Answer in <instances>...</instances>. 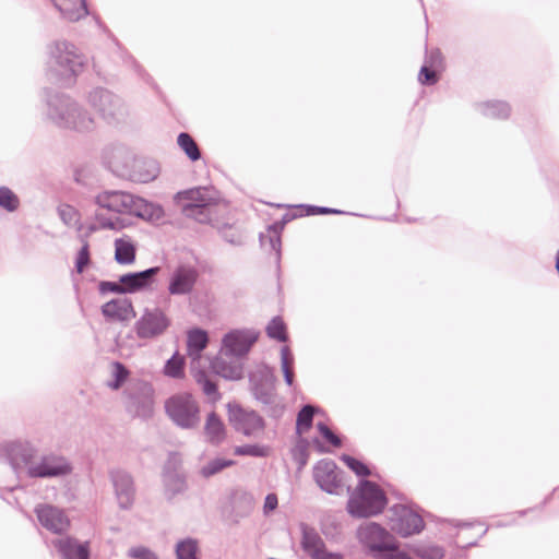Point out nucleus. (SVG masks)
Returning a JSON list of instances; mask_svg holds the SVG:
<instances>
[{"label":"nucleus","instance_id":"1","mask_svg":"<svg viewBox=\"0 0 559 559\" xmlns=\"http://www.w3.org/2000/svg\"><path fill=\"white\" fill-rule=\"evenodd\" d=\"M48 53L47 75L50 80L71 84L86 67V57L68 41L53 43L49 46Z\"/></svg>","mask_w":559,"mask_h":559},{"label":"nucleus","instance_id":"2","mask_svg":"<svg viewBox=\"0 0 559 559\" xmlns=\"http://www.w3.org/2000/svg\"><path fill=\"white\" fill-rule=\"evenodd\" d=\"M385 504L382 489L372 481L361 480L349 495L347 511L356 518H369L382 512Z\"/></svg>","mask_w":559,"mask_h":559},{"label":"nucleus","instance_id":"3","mask_svg":"<svg viewBox=\"0 0 559 559\" xmlns=\"http://www.w3.org/2000/svg\"><path fill=\"white\" fill-rule=\"evenodd\" d=\"M48 105V117L59 127L86 131L94 126L92 117L68 96H56Z\"/></svg>","mask_w":559,"mask_h":559},{"label":"nucleus","instance_id":"4","mask_svg":"<svg viewBox=\"0 0 559 559\" xmlns=\"http://www.w3.org/2000/svg\"><path fill=\"white\" fill-rule=\"evenodd\" d=\"M359 542L378 558L390 555L391 559H411L403 552H396L397 546L393 535L376 522H367L357 531Z\"/></svg>","mask_w":559,"mask_h":559},{"label":"nucleus","instance_id":"5","mask_svg":"<svg viewBox=\"0 0 559 559\" xmlns=\"http://www.w3.org/2000/svg\"><path fill=\"white\" fill-rule=\"evenodd\" d=\"M209 342L207 333L201 329H193L188 332L187 347L188 355L191 358V372L195 381L202 386V390L206 396L213 401L218 400L219 394L215 383H213L206 376V373L200 369L202 361V350L206 347Z\"/></svg>","mask_w":559,"mask_h":559},{"label":"nucleus","instance_id":"6","mask_svg":"<svg viewBox=\"0 0 559 559\" xmlns=\"http://www.w3.org/2000/svg\"><path fill=\"white\" fill-rule=\"evenodd\" d=\"M165 411L171 421L182 429H194L200 424V407L189 393H178L165 402Z\"/></svg>","mask_w":559,"mask_h":559},{"label":"nucleus","instance_id":"7","mask_svg":"<svg viewBox=\"0 0 559 559\" xmlns=\"http://www.w3.org/2000/svg\"><path fill=\"white\" fill-rule=\"evenodd\" d=\"M88 104L110 124L126 121L129 110L124 102L104 88H95L88 94Z\"/></svg>","mask_w":559,"mask_h":559},{"label":"nucleus","instance_id":"8","mask_svg":"<svg viewBox=\"0 0 559 559\" xmlns=\"http://www.w3.org/2000/svg\"><path fill=\"white\" fill-rule=\"evenodd\" d=\"M175 200L181 206L182 213L193 217L200 223L210 221L209 207L214 203L215 198L207 188H194L180 191Z\"/></svg>","mask_w":559,"mask_h":559},{"label":"nucleus","instance_id":"9","mask_svg":"<svg viewBox=\"0 0 559 559\" xmlns=\"http://www.w3.org/2000/svg\"><path fill=\"white\" fill-rule=\"evenodd\" d=\"M127 408L138 417L148 418L154 412V390L144 381L133 382L126 390Z\"/></svg>","mask_w":559,"mask_h":559},{"label":"nucleus","instance_id":"10","mask_svg":"<svg viewBox=\"0 0 559 559\" xmlns=\"http://www.w3.org/2000/svg\"><path fill=\"white\" fill-rule=\"evenodd\" d=\"M170 323L169 317L160 308H145L134 329L140 338H154L164 334Z\"/></svg>","mask_w":559,"mask_h":559},{"label":"nucleus","instance_id":"11","mask_svg":"<svg viewBox=\"0 0 559 559\" xmlns=\"http://www.w3.org/2000/svg\"><path fill=\"white\" fill-rule=\"evenodd\" d=\"M390 527L403 537L409 536L419 530V515L413 508L397 503L389 510Z\"/></svg>","mask_w":559,"mask_h":559},{"label":"nucleus","instance_id":"12","mask_svg":"<svg viewBox=\"0 0 559 559\" xmlns=\"http://www.w3.org/2000/svg\"><path fill=\"white\" fill-rule=\"evenodd\" d=\"M316 484L330 495H341L343 481L341 472L332 460H321L313 466Z\"/></svg>","mask_w":559,"mask_h":559},{"label":"nucleus","instance_id":"13","mask_svg":"<svg viewBox=\"0 0 559 559\" xmlns=\"http://www.w3.org/2000/svg\"><path fill=\"white\" fill-rule=\"evenodd\" d=\"M199 280V272L192 265H179L175 267L168 278L167 290L171 296L190 295Z\"/></svg>","mask_w":559,"mask_h":559},{"label":"nucleus","instance_id":"14","mask_svg":"<svg viewBox=\"0 0 559 559\" xmlns=\"http://www.w3.org/2000/svg\"><path fill=\"white\" fill-rule=\"evenodd\" d=\"M258 333L252 330H235L223 338L222 350L226 356H245L257 342Z\"/></svg>","mask_w":559,"mask_h":559},{"label":"nucleus","instance_id":"15","mask_svg":"<svg viewBox=\"0 0 559 559\" xmlns=\"http://www.w3.org/2000/svg\"><path fill=\"white\" fill-rule=\"evenodd\" d=\"M109 477L119 507L122 509L131 508L135 498L134 480L131 474L127 471L115 468L110 471Z\"/></svg>","mask_w":559,"mask_h":559},{"label":"nucleus","instance_id":"16","mask_svg":"<svg viewBox=\"0 0 559 559\" xmlns=\"http://www.w3.org/2000/svg\"><path fill=\"white\" fill-rule=\"evenodd\" d=\"M229 420L237 431L252 436L263 429V419L253 411H246L238 405H228Z\"/></svg>","mask_w":559,"mask_h":559},{"label":"nucleus","instance_id":"17","mask_svg":"<svg viewBox=\"0 0 559 559\" xmlns=\"http://www.w3.org/2000/svg\"><path fill=\"white\" fill-rule=\"evenodd\" d=\"M135 197L122 191H105L95 197V203L108 212L131 214Z\"/></svg>","mask_w":559,"mask_h":559},{"label":"nucleus","instance_id":"18","mask_svg":"<svg viewBox=\"0 0 559 559\" xmlns=\"http://www.w3.org/2000/svg\"><path fill=\"white\" fill-rule=\"evenodd\" d=\"M72 471L69 462L57 455L43 456L35 464L29 465L28 475L31 477H58L69 474Z\"/></svg>","mask_w":559,"mask_h":559},{"label":"nucleus","instance_id":"19","mask_svg":"<svg viewBox=\"0 0 559 559\" xmlns=\"http://www.w3.org/2000/svg\"><path fill=\"white\" fill-rule=\"evenodd\" d=\"M39 523L55 534H63L70 527V520L64 512L50 504H40L35 509Z\"/></svg>","mask_w":559,"mask_h":559},{"label":"nucleus","instance_id":"20","mask_svg":"<svg viewBox=\"0 0 559 559\" xmlns=\"http://www.w3.org/2000/svg\"><path fill=\"white\" fill-rule=\"evenodd\" d=\"M103 316L111 321L128 322L135 318L133 305L128 298H115L102 307Z\"/></svg>","mask_w":559,"mask_h":559},{"label":"nucleus","instance_id":"21","mask_svg":"<svg viewBox=\"0 0 559 559\" xmlns=\"http://www.w3.org/2000/svg\"><path fill=\"white\" fill-rule=\"evenodd\" d=\"M53 547L62 559H88L90 548L87 543H80L73 537H61L52 540Z\"/></svg>","mask_w":559,"mask_h":559},{"label":"nucleus","instance_id":"22","mask_svg":"<svg viewBox=\"0 0 559 559\" xmlns=\"http://www.w3.org/2000/svg\"><path fill=\"white\" fill-rule=\"evenodd\" d=\"M158 272L159 267L155 266L142 272L121 275L120 283L123 285L124 294L135 293L148 287Z\"/></svg>","mask_w":559,"mask_h":559},{"label":"nucleus","instance_id":"23","mask_svg":"<svg viewBox=\"0 0 559 559\" xmlns=\"http://www.w3.org/2000/svg\"><path fill=\"white\" fill-rule=\"evenodd\" d=\"M237 358L238 357L226 356L221 349L219 356L211 364L212 369L215 373L225 379L239 380L242 378V366Z\"/></svg>","mask_w":559,"mask_h":559},{"label":"nucleus","instance_id":"24","mask_svg":"<svg viewBox=\"0 0 559 559\" xmlns=\"http://www.w3.org/2000/svg\"><path fill=\"white\" fill-rule=\"evenodd\" d=\"M443 70V57L439 49L429 50L425 64L421 66V84L432 85L437 83Z\"/></svg>","mask_w":559,"mask_h":559},{"label":"nucleus","instance_id":"25","mask_svg":"<svg viewBox=\"0 0 559 559\" xmlns=\"http://www.w3.org/2000/svg\"><path fill=\"white\" fill-rule=\"evenodd\" d=\"M251 382L253 385V393L258 400L264 404H272L275 402V378L270 371H265L262 374L260 382L257 381V376H252Z\"/></svg>","mask_w":559,"mask_h":559},{"label":"nucleus","instance_id":"26","mask_svg":"<svg viewBox=\"0 0 559 559\" xmlns=\"http://www.w3.org/2000/svg\"><path fill=\"white\" fill-rule=\"evenodd\" d=\"M51 2L62 17L71 22L79 21L87 14L84 0H51Z\"/></svg>","mask_w":559,"mask_h":559},{"label":"nucleus","instance_id":"27","mask_svg":"<svg viewBox=\"0 0 559 559\" xmlns=\"http://www.w3.org/2000/svg\"><path fill=\"white\" fill-rule=\"evenodd\" d=\"M164 210L160 205L135 197L131 215L141 217L152 223H156L164 218Z\"/></svg>","mask_w":559,"mask_h":559},{"label":"nucleus","instance_id":"28","mask_svg":"<svg viewBox=\"0 0 559 559\" xmlns=\"http://www.w3.org/2000/svg\"><path fill=\"white\" fill-rule=\"evenodd\" d=\"M160 168L154 159H138L134 162L132 178L140 182H150L157 178Z\"/></svg>","mask_w":559,"mask_h":559},{"label":"nucleus","instance_id":"29","mask_svg":"<svg viewBox=\"0 0 559 559\" xmlns=\"http://www.w3.org/2000/svg\"><path fill=\"white\" fill-rule=\"evenodd\" d=\"M164 493L168 500L175 498L177 495L185 492L187 489L186 479L176 471L165 468L163 474Z\"/></svg>","mask_w":559,"mask_h":559},{"label":"nucleus","instance_id":"30","mask_svg":"<svg viewBox=\"0 0 559 559\" xmlns=\"http://www.w3.org/2000/svg\"><path fill=\"white\" fill-rule=\"evenodd\" d=\"M304 547L312 559H343L341 554L328 551L324 543L318 536H306Z\"/></svg>","mask_w":559,"mask_h":559},{"label":"nucleus","instance_id":"31","mask_svg":"<svg viewBox=\"0 0 559 559\" xmlns=\"http://www.w3.org/2000/svg\"><path fill=\"white\" fill-rule=\"evenodd\" d=\"M35 455V450L28 444H17L12 448L10 452L11 464L15 469H19L23 466L27 468L29 465L35 464L33 462V457Z\"/></svg>","mask_w":559,"mask_h":559},{"label":"nucleus","instance_id":"32","mask_svg":"<svg viewBox=\"0 0 559 559\" xmlns=\"http://www.w3.org/2000/svg\"><path fill=\"white\" fill-rule=\"evenodd\" d=\"M115 259L119 264H132L135 260V247L129 238L115 240Z\"/></svg>","mask_w":559,"mask_h":559},{"label":"nucleus","instance_id":"33","mask_svg":"<svg viewBox=\"0 0 559 559\" xmlns=\"http://www.w3.org/2000/svg\"><path fill=\"white\" fill-rule=\"evenodd\" d=\"M205 435L207 437V440L212 443H219L225 438V430H224V424L222 420L216 416L215 413H211L207 416L206 423H205Z\"/></svg>","mask_w":559,"mask_h":559},{"label":"nucleus","instance_id":"34","mask_svg":"<svg viewBox=\"0 0 559 559\" xmlns=\"http://www.w3.org/2000/svg\"><path fill=\"white\" fill-rule=\"evenodd\" d=\"M94 219L104 229L117 230L123 227L122 221L119 216L112 212H108L107 209H102L99 206H97V210L95 211Z\"/></svg>","mask_w":559,"mask_h":559},{"label":"nucleus","instance_id":"35","mask_svg":"<svg viewBox=\"0 0 559 559\" xmlns=\"http://www.w3.org/2000/svg\"><path fill=\"white\" fill-rule=\"evenodd\" d=\"M58 214L61 221L70 227H75L78 231L83 230V225L81 223V214L80 212L69 204H62L58 207Z\"/></svg>","mask_w":559,"mask_h":559},{"label":"nucleus","instance_id":"36","mask_svg":"<svg viewBox=\"0 0 559 559\" xmlns=\"http://www.w3.org/2000/svg\"><path fill=\"white\" fill-rule=\"evenodd\" d=\"M480 111L487 117L503 119L509 116L510 107L503 102H487L480 105Z\"/></svg>","mask_w":559,"mask_h":559},{"label":"nucleus","instance_id":"37","mask_svg":"<svg viewBox=\"0 0 559 559\" xmlns=\"http://www.w3.org/2000/svg\"><path fill=\"white\" fill-rule=\"evenodd\" d=\"M177 143L192 162L200 159V150L190 134L185 132L180 133L178 135Z\"/></svg>","mask_w":559,"mask_h":559},{"label":"nucleus","instance_id":"38","mask_svg":"<svg viewBox=\"0 0 559 559\" xmlns=\"http://www.w3.org/2000/svg\"><path fill=\"white\" fill-rule=\"evenodd\" d=\"M235 462L233 460H225V459H214L206 463L200 471V474L207 478L213 475H216L217 473L222 472L224 468H227L229 466H233Z\"/></svg>","mask_w":559,"mask_h":559},{"label":"nucleus","instance_id":"39","mask_svg":"<svg viewBox=\"0 0 559 559\" xmlns=\"http://www.w3.org/2000/svg\"><path fill=\"white\" fill-rule=\"evenodd\" d=\"M198 544L194 539L187 538L176 546L177 559H197Z\"/></svg>","mask_w":559,"mask_h":559},{"label":"nucleus","instance_id":"40","mask_svg":"<svg viewBox=\"0 0 559 559\" xmlns=\"http://www.w3.org/2000/svg\"><path fill=\"white\" fill-rule=\"evenodd\" d=\"M281 364H282V370L284 373L285 382L288 385H292L293 381H294V372H293L294 358H293L290 350L287 346H284L281 350Z\"/></svg>","mask_w":559,"mask_h":559},{"label":"nucleus","instance_id":"41","mask_svg":"<svg viewBox=\"0 0 559 559\" xmlns=\"http://www.w3.org/2000/svg\"><path fill=\"white\" fill-rule=\"evenodd\" d=\"M313 415H314V407L311 405H306L300 409V412L298 413V416H297V424H296L297 432L299 435L304 433L311 427Z\"/></svg>","mask_w":559,"mask_h":559},{"label":"nucleus","instance_id":"42","mask_svg":"<svg viewBox=\"0 0 559 559\" xmlns=\"http://www.w3.org/2000/svg\"><path fill=\"white\" fill-rule=\"evenodd\" d=\"M266 333L271 338L280 342L286 341V329L281 318H274L266 326Z\"/></svg>","mask_w":559,"mask_h":559},{"label":"nucleus","instance_id":"43","mask_svg":"<svg viewBox=\"0 0 559 559\" xmlns=\"http://www.w3.org/2000/svg\"><path fill=\"white\" fill-rule=\"evenodd\" d=\"M112 377L114 381L108 383V386L112 390H118L129 376L128 369L120 362L112 364Z\"/></svg>","mask_w":559,"mask_h":559},{"label":"nucleus","instance_id":"44","mask_svg":"<svg viewBox=\"0 0 559 559\" xmlns=\"http://www.w3.org/2000/svg\"><path fill=\"white\" fill-rule=\"evenodd\" d=\"M165 373L173 378H180L183 373V357L175 354L165 365Z\"/></svg>","mask_w":559,"mask_h":559},{"label":"nucleus","instance_id":"45","mask_svg":"<svg viewBox=\"0 0 559 559\" xmlns=\"http://www.w3.org/2000/svg\"><path fill=\"white\" fill-rule=\"evenodd\" d=\"M0 206L10 212L15 211L19 206L17 197L9 188H0Z\"/></svg>","mask_w":559,"mask_h":559},{"label":"nucleus","instance_id":"46","mask_svg":"<svg viewBox=\"0 0 559 559\" xmlns=\"http://www.w3.org/2000/svg\"><path fill=\"white\" fill-rule=\"evenodd\" d=\"M237 455H250L257 457H263L267 455V448L261 445H241L235 449Z\"/></svg>","mask_w":559,"mask_h":559},{"label":"nucleus","instance_id":"47","mask_svg":"<svg viewBox=\"0 0 559 559\" xmlns=\"http://www.w3.org/2000/svg\"><path fill=\"white\" fill-rule=\"evenodd\" d=\"M81 243H82V248L80 249V251L78 253L76 262H75V267H76L78 273H82L84 267L90 262L88 241L85 238H82Z\"/></svg>","mask_w":559,"mask_h":559},{"label":"nucleus","instance_id":"48","mask_svg":"<svg viewBox=\"0 0 559 559\" xmlns=\"http://www.w3.org/2000/svg\"><path fill=\"white\" fill-rule=\"evenodd\" d=\"M342 461L358 476H367L369 475L368 467L361 463L360 461L349 456V455H343Z\"/></svg>","mask_w":559,"mask_h":559},{"label":"nucleus","instance_id":"49","mask_svg":"<svg viewBox=\"0 0 559 559\" xmlns=\"http://www.w3.org/2000/svg\"><path fill=\"white\" fill-rule=\"evenodd\" d=\"M128 555L131 559H158L155 552L143 546L132 547Z\"/></svg>","mask_w":559,"mask_h":559},{"label":"nucleus","instance_id":"50","mask_svg":"<svg viewBox=\"0 0 559 559\" xmlns=\"http://www.w3.org/2000/svg\"><path fill=\"white\" fill-rule=\"evenodd\" d=\"M444 551L441 547L436 545H425L421 547V559H442Z\"/></svg>","mask_w":559,"mask_h":559},{"label":"nucleus","instance_id":"51","mask_svg":"<svg viewBox=\"0 0 559 559\" xmlns=\"http://www.w3.org/2000/svg\"><path fill=\"white\" fill-rule=\"evenodd\" d=\"M320 433L334 447L341 445V439L332 432V430L323 423L317 425Z\"/></svg>","mask_w":559,"mask_h":559},{"label":"nucleus","instance_id":"52","mask_svg":"<svg viewBox=\"0 0 559 559\" xmlns=\"http://www.w3.org/2000/svg\"><path fill=\"white\" fill-rule=\"evenodd\" d=\"M99 292L105 293H115V294H124L123 285L119 282H100L99 283Z\"/></svg>","mask_w":559,"mask_h":559},{"label":"nucleus","instance_id":"53","mask_svg":"<svg viewBox=\"0 0 559 559\" xmlns=\"http://www.w3.org/2000/svg\"><path fill=\"white\" fill-rule=\"evenodd\" d=\"M278 506V499L275 493H269L265 497L264 504H263V513L264 515H269L271 512H273Z\"/></svg>","mask_w":559,"mask_h":559},{"label":"nucleus","instance_id":"54","mask_svg":"<svg viewBox=\"0 0 559 559\" xmlns=\"http://www.w3.org/2000/svg\"><path fill=\"white\" fill-rule=\"evenodd\" d=\"M99 229H103L100 227V225L94 219V222L92 224H90L87 227H86V230L80 235V240L82 238H85L87 240V238L95 231L99 230Z\"/></svg>","mask_w":559,"mask_h":559},{"label":"nucleus","instance_id":"55","mask_svg":"<svg viewBox=\"0 0 559 559\" xmlns=\"http://www.w3.org/2000/svg\"><path fill=\"white\" fill-rule=\"evenodd\" d=\"M239 498L245 502L247 512H250L253 508V497L248 492H240Z\"/></svg>","mask_w":559,"mask_h":559},{"label":"nucleus","instance_id":"56","mask_svg":"<svg viewBox=\"0 0 559 559\" xmlns=\"http://www.w3.org/2000/svg\"><path fill=\"white\" fill-rule=\"evenodd\" d=\"M312 210V213L314 212H318V213H335L336 211L334 210H331V209H328V207H311Z\"/></svg>","mask_w":559,"mask_h":559},{"label":"nucleus","instance_id":"57","mask_svg":"<svg viewBox=\"0 0 559 559\" xmlns=\"http://www.w3.org/2000/svg\"><path fill=\"white\" fill-rule=\"evenodd\" d=\"M270 242H271V247L274 249V250H278V246H280V238L277 236L275 237H271L270 239Z\"/></svg>","mask_w":559,"mask_h":559},{"label":"nucleus","instance_id":"58","mask_svg":"<svg viewBox=\"0 0 559 559\" xmlns=\"http://www.w3.org/2000/svg\"><path fill=\"white\" fill-rule=\"evenodd\" d=\"M282 409H283V407H281V408H280V411L275 409V411H274V416H278V415H280V413L282 412Z\"/></svg>","mask_w":559,"mask_h":559},{"label":"nucleus","instance_id":"59","mask_svg":"<svg viewBox=\"0 0 559 559\" xmlns=\"http://www.w3.org/2000/svg\"><path fill=\"white\" fill-rule=\"evenodd\" d=\"M420 521H421V530L424 528V516L421 515L420 518Z\"/></svg>","mask_w":559,"mask_h":559}]
</instances>
